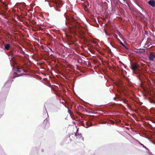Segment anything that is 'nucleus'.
I'll list each match as a JSON object with an SVG mask.
<instances>
[{
    "instance_id": "f257e3e1",
    "label": "nucleus",
    "mask_w": 155,
    "mask_h": 155,
    "mask_svg": "<svg viewBox=\"0 0 155 155\" xmlns=\"http://www.w3.org/2000/svg\"><path fill=\"white\" fill-rule=\"evenodd\" d=\"M72 26L70 28V31L73 33H76L79 32L82 28L79 24L74 19H72V21L71 22Z\"/></svg>"
},
{
    "instance_id": "f03ea898",
    "label": "nucleus",
    "mask_w": 155,
    "mask_h": 155,
    "mask_svg": "<svg viewBox=\"0 0 155 155\" xmlns=\"http://www.w3.org/2000/svg\"><path fill=\"white\" fill-rule=\"evenodd\" d=\"M24 72V71L22 69L20 68H18L17 69L16 74L18 75V76H19L23 75Z\"/></svg>"
},
{
    "instance_id": "7ed1b4c3",
    "label": "nucleus",
    "mask_w": 155,
    "mask_h": 155,
    "mask_svg": "<svg viewBox=\"0 0 155 155\" xmlns=\"http://www.w3.org/2000/svg\"><path fill=\"white\" fill-rule=\"evenodd\" d=\"M75 136L76 137V139L81 140H84V137L82 136L81 134H75Z\"/></svg>"
},
{
    "instance_id": "20e7f679",
    "label": "nucleus",
    "mask_w": 155,
    "mask_h": 155,
    "mask_svg": "<svg viewBox=\"0 0 155 155\" xmlns=\"http://www.w3.org/2000/svg\"><path fill=\"white\" fill-rule=\"evenodd\" d=\"M148 4L153 7H155V2L153 0H150L149 1Z\"/></svg>"
},
{
    "instance_id": "39448f33",
    "label": "nucleus",
    "mask_w": 155,
    "mask_h": 155,
    "mask_svg": "<svg viewBox=\"0 0 155 155\" xmlns=\"http://www.w3.org/2000/svg\"><path fill=\"white\" fill-rule=\"evenodd\" d=\"M155 53H151L149 55V60L151 61L153 60L154 57Z\"/></svg>"
},
{
    "instance_id": "423d86ee",
    "label": "nucleus",
    "mask_w": 155,
    "mask_h": 155,
    "mask_svg": "<svg viewBox=\"0 0 155 155\" xmlns=\"http://www.w3.org/2000/svg\"><path fill=\"white\" fill-rule=\"evenodd\" d=\"M139 66L137 64L135 63L132 65V68L133 70H134L137 69Z\"/></svg>"
},
{
    "instance_id": "0eeeda50",
    "label": "nucleus",
    "mask_w": 155,
    "mask_h": 155,
    "mask_svg": "<svg viewBox=\"0 0 155 155\" xmlns=\"http://www.w3.org/2000/svg\"><path fill=\"white\" fill-rule=\"evenodd\" d=\"M5 48L6 50H8L10 48V46L9 44H6L4 45Z\"/></svg>"
},
{
    "instance_id": "6e6552de",
    "label": "nucleus",
    "mask_w": 155,
    "mask_h": 155,
    "mask_svg": "<svg viewBox=\"0 0 155 155\" xmlns=\"http://www.w3.org/2000/svg\"><path fill=\"white\" fill-rule=\"evenodd\" d=\"M48 120L47 119L43 121V126H45V128L46 127V126L48 124Z\"/></svg>"
},
{
    "instance_id": "1a4fd4ad",
    "label": "nucleus",
    "mask_w": 155,
    "mask_h": 155,
    "mask_svg": "<svg viewBox=\"0 0 155 155\" xmlns=\"http://www.w3.org/2000/svg\"><path fill=\"white\" fill-rule=\"evenodd\" d=\"M120 43L121 45L123 47H124L125 48H126V49H127V47L126 46L124 45V44L122 42H120Z\"/></svg>"
},
{
    "instance_id": "9d476101",
    "label": "nucleus",
    "mask_w": 155,
    "mask_h": 155,
    "mask_svg": "<svg viewBox=\"0 0 155 155\" xmlns=\"http://www.w3.org/2000/svg\"><path fill=\"white\" fill-rule=\"evenodd\" d=\"M139 143L143 147H144V148L146 147L145 146H144L143 144H142L140 143Z\"/></svg>"
},
{
    "instance_id": "9b49d317",
    "label": "nucleus",
    "mask_w": 155,
    "mask_h": 155,
    "mask_svg": "<svg viewBox=\"0 0 155 155\" xmlns=\"http://www.w3.org/2000/svg\"><path fill=\"white\" fill-rule=\"evenodd\" d=\"M68 112L70 114H71V112L70 110H68Z\"/></svg>"
},
{
    "instance_id": "f8f14e48",
    "label": "nucleus",
    "mask_w": 155,
    "mask_h": 155,
    "mask_svg": "<svg viewBox=\"0 0 155 155\" xmlns=\"http://www.w3.org/2000/svg\"><path fill=\"white\" fill-rule=\"evenodd\" d=\"M80 107H81V109H82H82H84L83 107H82L80 106Z\"/></svg>"
},
{
    "instance_id": "ddd939ff",
    "label": "nucleus",
    "mask_w": 155,
    "mask_h": 155,
    "mask_svg": "<svg viewBox=\"0 0 155 155\" xmlns=\"http://www.w3.org/2000/svg\"><path fill=\"white\" fill-rule=\"evenodd\" d=\"M127 106H128V107H130V106L128 104H127Z\"/></svg>"
},
{
    "instance_id": "4468645a",
    "label": "nucleus",
    "mask_w": 155,
    "mask_h": 155,
    "mask_svg": "<svg viewBox=\"0 0 155 155\" xmlns=\"http://www.w3.org/2000/svg\"><path fill=\"white\" fill-rule=\"evenodd\" d=\"M0 2H2V0H0Z\"/></svg>"
},
{
    "instance_id": "2eb2a0df",
    "label": "nucleus",
    "mask_w": 155,
    "mask_h": 155,
    "mask_svg": "<svg viewBox=\"0 0 155 155\" xmlns=\"http://www.w3.org/2000/svg\"><path fill=\"white\" fill-rule=\"evenodd\" d=\"M16 77H17V76L14 77H13V78H15Z\"/></svg>"
},
{
    "instance_id": "dca6fc26",
    "label": "nucleus",
    "mask_w": 155,
    "mask_h": 155,
    "mask_svg": "<svg viewBox=\"0 0 155 155\" xmlns=\"http://www.w3.org/2000/svg\"><path fill=\"white\" fill-rule=\"evenodd\" d=\"M154 58H155V53L154 54Z\"/></svg>"
},
{
    "instance_id": "f3484780",
    "label": "nucleus",
    "mask_w": 155,
    "mask_h": 155,
    "mask_svg": "<svg viewBox=\"0 0 155 155\" xmlns=\"http://www.w3.org/2000/svg\"><path fill=\"white\" fill-rule=\"evenodd\" d=\"M136 52H137V53H138L139 51H136Z\"/></svg>"
},
{
    "instance_id": "a211bd4d",
    "label": "nucleus",
    "mask_w": 155,
    "mask_h": 155,
    "mask_svg": "<svg viewBox=\"0 0 155 155\" xmlns=\"http://www.w3.org/2000/svg\"><path fill=\"white\" fill-rule=\"evenodd\" d=\"M48 123V126H49V123Z\"/></svg>"
},
{
    "instance_id": "6ab92c4d",
    "label": "nucleus",
    "mask_w": 155,
    "mask_h": 155,
    "mask_svg": "<svg viewBox=\"0 0 155 155\" xmlns=\"http://www.w3.org/2000/svg\"><path fill=\"white\" fill-rule=\"evenodd\" d=\"M3 12H4V13H5V12L4 11H3Z\"/></svg>"
},
{
    "instance_id": "aec40b11",
    "label": "nucleus",
    "mask_w": 155,
    "mask_h": 155,
    "mask_svg": "<svg viewBox=\"0 0 155 155\" xmlns=\"http://www.w3.org/2000/svg\"><path fill=\"white\" fill-rule=\"evenodd\" d=\"M22 53H24V52L23 51H22Z\"/></svg>"
}]
</instances>
